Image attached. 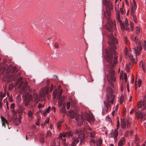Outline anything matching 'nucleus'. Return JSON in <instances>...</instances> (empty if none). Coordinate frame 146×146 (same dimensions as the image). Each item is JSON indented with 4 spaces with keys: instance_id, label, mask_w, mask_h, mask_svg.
<instances>
[{
    "instance_id": "f257e3e1",
    "label": "nucleus",
    "mask_w": 146,
    "mask_h": 146,
    "mask_svg": "<svg viewBox=\"0 0 146 146\" xmlns=\"http://www.w3.org/2000/svg\"><path fill=\"white\" fill-rule=\"evenodd\" d=\"M108 37L109 38L108 43L110 45V51L107 54L106 59L110 63L111 66L113 67L117 62L118 56L115 50L117 48L114 44L115 43H117V41L113 35V33L109 34Z\"/></svg>"
},
{
    "instance_id": "f03ea898",
    "label": "nucleus",
    "mask_w": 146,
    "mask_h": 146,
    "mask_svg": "<svg viewBox=\"0 0 146 146\" xmlns=\"http://www.w3.org/2000/svg\"><path fill=\"white\" fill-rule=\"evenodd\" d=\"M17 84H19L18 88H20L22 87V89L26 94L23 96L24 98V101L25 105L27 106L29 105L31 100L32 95L29 94V92H31L32 91V89L30 88V86L27 85L28 82L26 81L25 78H23L22 77L19 78L17 80Z\"/></svg>"
},
{
    "instance_id": "7ed1b4c3",
    "label": "nucleus",
    "mask_w": 146,
    "mask_h": 146,
    "mask_svg": "<svg viewBox=\"0 0 146 146\" xmlns=\"http://www.w3.org/2000/svg\"><path fill=\"white\" fill-rule=\"evenodd\" d=\"M131 39L135 41L137 45L136 48H133L135 53L134 51H129V55L130 59L132 62L136 63L137 60V55H139L141 53L142 48L141 44L142 41L139 40L138 41V38L136 36H132Z\"/></svg>"
},
{
    "instance_id": "20e7f679",
    "label": "nucleus",
    "mask_w": 146,
    "mask_h": 146,
    "mask_svg": "<svg viewBox=\"0 0 146 146\" xmlns=\"http://www.w3.org/2000/svg\"><path fill=\"white\" fill-rule=\"evenodd\" d=\"M107 89L108 96L106 99V103L104 102V105L107 109L110 107V104H112L115 99L114 95L113 94V91L111 88L108 87Z\"/></svg>"
},
{
    "instance_id": "39448f33",
    "label": "nucleus",
    "mask_w": 146,
    "mask_h": 146,
    "mask_svg": "<svg viewBox=\"0 0 146 146\" xmlns=\"http://www.w3.org/2000/svg\"><path fill=\"white\" fill-rule=\"evenodd\" d=\"M83 132L79 130H75L74 134L75 135H78V136L77 138L73 137L72 138L73 141L72 143L69 146H76V144L78 143L79 140H81L80 144H81L83 141L82 139Z\"/></svg>"
},
{
    "instance_id": "423d86ee",
    "label": "nucleus",
    "mask_w": 146,
    "mask_h": 146,
    "mask_svg": "<svg viewBox=\"0 0 146 146\" xmlns=\"http://www.w3.org/2000/svg\"><path fill=\"white\" fill-rule=\"evenodd\" d=\"M115 72L113 70L112 68H111L108 71V73L107 75V79L112 87L114 86V85L112 82H114L115 80Z\"/></svg>"
},
{
    "instance_id": "0eeeda50",
    "label": "nucleus",
    "mask_w": 146,
    "mask_h": 146,
    "mask_svg": "<svg viewBox=\"0 0 146 146\" xmlns=\"http://www.w3.org/2000/svg\"><path fill=\"white\" fill-rule=\"evenodd\" d=\"M116 18L118 21H119L120 23L121 28L122 30L123 31L125 29L127 31H129V28L127 27V26L129 25V23L127 19H126L124 24H123L121 20V17L120 16L119 12L117 13Z\"/></svg>"
},
{
    "instance_id": "6e6552de",
    "label": "nucleus",
    "mask_w": 146,
    "mask_h": 146,
    "mask_svg": "<svg viewBox=\"0 0 146 146\" xmlns=\"http://www.w3.org/2000/svg\"><path fill=\"white\" fill-rule=\"evenodd\" d=\"M143 100H141L137 104L138 108H141V110H144L146 109V96H144Z\"/></svg>"
},
{
    "instance_id": "1a4fd4ad",
    "label": "nucleus",
    "mask_w": 146,
    "mask_h": 146,
    "mask_svg": "<svg viewBox=\"0 0 146 146\" xmlns=\"http://www.w3.org/2000/svg\"><path fill=\"white\" fill-rule=\"evenodd\" d=\"M102 4L105 6L106 10H112L113 9V4L110 1L102 0Z\"/></svg>"
},
{
    "instance_id": "9d476101",
    "label": "nucleus",
    "mask_w": 146,
    "mask_h": 146,
    "mask_svg": "<svg viewBox=\"0 0 146 146\" xmlns=\"http://www.w3.org/2000/svg\"><path fill=\"white\" fill-rule=\"evenodd\" d=\"M49 88L48 87H45L41 89L40 91V96L41 98H43L44 99L46 98V95L48 92Z\"/></svg>"
},
{
    "instance_id": "9b49d317",
    "label": "nucleus",
    "mask_w": 146,
    "mask_h": 146,
    "mask_svg": "<svg viewBox=\"0 0 146 146\" xmlns=\"http://www.w3.org/2000/svg\"><path fill=\"white\" fill-rule=\"evenodd\" d=\"M106 27L108 30L111 33L113 32L114 29L113 22L111 21H108Z\"/></svg>"
},
{
    "instance_id": "f8f14e48",
    "label": "nucleus",
    "mask_w": 146,
    "mask_h": 146,
    "mask_svg": "<svg viewBox=\"0 0 146 146\" xmlns=\"http://www.w3.org/2000/svg\"><path fill=\"white\" fill-rule=\"evenodd\" d=\"M118 135L117 129H116L114 131H113L109 134V136L110 137H113L115 141H117V137Z\"/></svg>"
},
{
    "instance_id": "ddd939ff",
    "label": "nucleus",
    "mask_w": 146,
    "mask_h": 146,
    "mask_svg": "<svg viewBox=\"0 0 146 146\" xmlns=\"http://www.w3.org/2000/svg\"><path fill=\"white\" fill-rule=\"evenodd\" d=\"M40 96L36 93H34L32 96L31 97V100L32 101L36 102V104L40 101Z\"/></svg>"
},
{
    "instance_id": "4468645a",
    "label": "nucleus",
    "mask_w": 146,
    "mask_h": 146,
    "mask_svg": "<svg viewBox=\"0 0 146 146\" xmlns=\"http://www.w3.org/2000/svg\"><path fill=\"white\" fill-rule=\"evenodd\" d=\"M75 119L78 122V124L79 126H81L83 124V120L81 115L79 114L75 117Z\"/></svg>"
},
{
    "instance_id": "2eb2a0df",
    "label": "nucleus",
    "mask_w": 146,
    "mask_h": 146,
    "mask_svg": "<svg viewBox=\"0 0 146 146\" xmlns=\"http://www.w3.org/2000/svg\"><path fill=\"white\" fill-rule=\"evenodd\" d=\"M111 11L106 10L104 12V16L107 19V21L111 20L110 19V16L111 15Z\"/></svg>"
},
{
    "instance_id": "dca6fc26",
    "label": "nucleus",
    "mask_w": 146,
    "mask_h": 146,
    "mask_svg": "<svg viewBox=\"0 0 146 146\" xmlns=\"http://www.w3.org/2000/svg\"><path fill=\"white\" fill-rule=\"evenodd\" d=\"M120 78V80H121V79H122V80H123L122 81L123 82H122V83L121 86V90L123 91V88L124 84H125V82H127V75L126 73H125L124 74V76H121Z\"/></svg>"
},
{
    "instance_id": "f3484780",
    "label": "nucleus",
    "mask_w": 146,
    "mask_h": 146,
    "mask_svg": "<svg viewBox=\"0 0 146 146\" xmlns=\"http://www.w3.org/2000/svg\"><path fill=\"white\" fill-rule=\"evenodd\" d=\"M146 114L145 112H141L139 111L137 112L136 113V116L138 118V119H142L144 120V117Z\"/></svg>"
},
{
    "instance_id": "a211bd4d",
    "label": "nucleus",
    "mask_w": 146,
    "mask_h": 146,
    "mask_svg": "<svg viewBox=\"0 0 146 146\" xmlns=\"http://www.w3.org/2000/svg\"><path fill=\"white\" fill-rule=\"evenodd\" d=\"M60 140L59 138H56L54 139L51 144V146H59Z\"/></svg>"
},
{
    "instance_id": "6ab92c4d",
    "label": "nucleus",
    "mask_w": 146,
    "mask_h": 146,
    "mask_svg": "<svg viewBox=\"0 0 146 146\" xmlns=\"http://www.w3.org/2000/svg\"><path fill=\"white\" fill-rule=\"evenodd\" d=\"M86 120L89 122L90 123L91 122H94V118L93 116L92 115H88L86 117Z\"/></svg>"
},
{
    "instance_id": "aec40b11",
    "label": "nucleus",
    "mask_w": 146,
    "mask_h": 146,
    "mask_svg": "<svg viewBox=\"0 0 146 146\" xmlns=\"http://www.w3.org/2000/svg\"><path fill=\"white\" fill-rule=\"evenodd\" d=\"M131 11H134L137 8L136 3L135 0H132L131 2Z\"/></svg>"
},
{
    "instance_id": "412c9836",
    "label": "nucleus",
    "mask_w": 146,
    "mask_h": 146,
    "mask_svg": "<svg viewBox=\"0 0 146 146\" xmlns=\"http://www.w3.org/2000/svg\"><path fill=\"white\" fill-rule=\"evenodd\" d=\"M58 105L59 107H60L62 105V103L64 100V97L62 96L61 97H58Z\"/></svg>"
},
{
    "instance_id": "4be33fe9",
    "label": "nucleus",
    "mask_w": 146,
    "mask_h": 146,
    "mask_svg": "<svg viewBox=\"0 0 146 146\" xmlns=\"http://www.w3.org/2000/svg\"><path fill=\"white\" fill-rule=\"evenodd\" d=\"M16 68L15 67H13L11 65H10L9 66L8 68V71L11 73H13L16 71Z\"/></svg>"
},
{
    "instance_id": "5701e85b",
    "label": "nucleus",
    "mask_w": 146,
    "mask_h": 146,
    "mask_svg": "<svg viewBox=\"0 0 146 146\" xmlns=\"http://www.w3.org/2000/svg\"><path fill=\"white\" fill-rule=\"evenodd\" d=\"M121 128L124 129L126 127V122L125 120L121 118Z\"/></svg>"
},
{
    "instance_id": "b1692460",
    "label": "nucleus",
    "mask_w": 146,
    "mask_h": 146,
    "mask_svg": "<svg viewBox=\"0 0 146 146\" xmlns=\"http://www.w3.org/2000/svg\"><path fill=\"white\" fill-rule=\"evenodd\" d=\"M125 143V138L124 137H122L121 140L119 141L118 145V146H122Z\"/></svg>"
},
{
    "instance_id": "393cba45",
    "label": "nucleus",
    "mask_w": 146,
    "mask_h": 146,
    "mask_svg": "<svg viewBox=\"0 0 146 146\" xmlns=\"http://www.w3.org/2000/svg\"><path fill=\"white\" fill-rule=\"evenodd\" d=\"M21 122V119L20 118H19L18 119H17V118L16 119H15L14 121V123L16 125H19L20 124Z\"/></svg>"
},
{
    "instance_id": "a878e982",
    "label": "nucleus",
    "mask_w": 146,
    "mask_h": 146,
    "mask_svg": "<svg viewBox=\"0 0 146 146\" xmlns=\"http://www.w3.org/2000/svg\"><path fill=\"white\" fill-rule=\"evenodd\" d=\"M133 66L132 64L131 63L127 64L126 65V70L127 72H129L130 69Z\"/></svg>"
},
{
    "instance_id": "bb28decb",
    "label": "nucleus",
    "mask_w": 146,
    "mask_h": 146,
    "mask_svg": "<svg viewBox=\"0 0 146 146\" xmlns=\"http://www.w3.org/2000/svg\"><path fill=\"white\" fill-rule=\"evenodd\" d=\"M119 2L117 1V0H116L115 2V11H117V13H118L119 12V11H118L119 9Z\"/></svg>"
},
{
    "instance_id": "cd10ccee",
    "label": "nucleus",
    "mask_w": 146,
    "mask_h": 146,
    "mask_svg": "<svg viewBox=\"0 0 146 146\" xmlns=\"http://www.w3.org/2000/svg\"><path fill=\"white\" fill-rule=\"evenodd\" d=\"M62 143L64 145V146H67L68 145V142L66 141V139L65 138H62Z\"/></svg>"
},
{
    "instance_id": "c85d7f7f",
    "label": "nucleus",
    "mask_w": 146,
    "mask_h": 146,
    "mask_svg": "<svg viewBox=\"0 0 146 146\" xmlns=\"http://www.w3.org/2000/svg\"><path fill=\"white\" fill-rule=\"evenodd\" d=\"M69 113L70 115V117L72 118H74L76 114L75 113H74L73 110H72L70 111Z\"/></svg>"
},
{
    "instance_id": "c756f323",
    "label": "nucleus",
    "mask_w": 146,
    "mask_h": 146,
    "mask_svg": "<svg viewBox=\"0 0 146 146\" xmlns=\"http://www.w3.org/2000/svg\"><path fill=\"white\" fill-rule=\"evenodd\" d=\"M57 90L56 89L54 90L52 94V97L53 99H55L57 96Z\"/></svg>"
},
{
    "instance_id": "7c9ffc66",
    "label": "nucleus",
    "mask_w": 146,
    "mask_h": 146,
    "mask_svg": "<svg viewBox=\"0 0 146 146\" xmlns=\"http://www.w3.org/2000/svg\"><path fill=\"white\" fill-rule=\"evenodd\" d=\"M65 137H66V132L65 133L63 132L62 133H60L58 138L62 139V138H65Z\"/></svg>"
},
{
    "instance_id": "2f4dec72",
    "label": "nucleus",
    "mask_w": 146,
    "mask_h": 146,
    "mask_svg": "<svg viewBox=\"0 0 146 146\" xmlns=\"http://www.w3.org/2000/svg\"><path fill=\"white\" fill-rule=\"evenodd\" d=\"M60 86H59L58 87V97H60L62 95L63 90L62 89H61L60 88Z\"/></svg>"
},
{
    "instance_id": "473e14b6",
    "label": "nucleus",
    "mask_w": 146,
    "mask_h": 146,
    "mask_svg": "<svg viewBox=\"0 0 146 146\" xmlns=\"http://www.w3.org/2000/svg\"><path fill=\"white\" fill-rule=\"evenodd\" d=\"M73 134V133L72 131H68L66 132V135L67 137L69 138L71 137L72 136Z\"/></svg>"
},
{
    "instance_id": "72a5a7b5",
    "label": "nucleus",
    "mask_w": 146,
    "mask_h": 146,
    "mask_svg": "<svg viewBox=\"0 0 146 146\" xmlns=\"http://www.w3.org/2000/svg\"><path fill=\"white\" fill-rule=\"evenodd\" d=\"M61 123H62V122L61 121H59V122H58L57 123V124H56L57 128V130L58 131H59L61 129Z\"/></svg>"
},
{
    "instance_id": "f704fd0d",
    "label": "nucleus",
    "mask_w": 146,
    "mask_h": 146,
    "mask_svg": "<svg viewBox=\"0 0 146 146\" xmlns=\"http://www.w3.org/2000/svg\"><path fill=\"white\" fill-rule=\"evenodd\" d=\"M134 11H131V15L132 16H133V20L134 21L135 23H137V20H136V17L135 15L134 14Z\"/></svg>"
},
{
    "instance_id": "c9c22d12",
    "label": "nucleus",
    "mask_w": 146,
    "mask_h": 146,
    "mask_svg": "<svg viewBox=\"0 0 146 146\" xmlns=\"http://www.w3.org/2000/svg\"><path fill=\"white\" fill-rule=\"evenodd\" d=\"M33 112L31 110H29L27 113L28 116L30 118H32L33 117Z\"/></svg>"
},
{
    "instance_id": "e433bc0d",
    "label": "nucleus",
    "mask_w": 146,
    "mask_h": 146,
    "mask_svg": "<svg viewBox=\"0 0 146 146\" xmlns=\"http://www.w3.org/2000/svg\"><path fill=\"white\" fill-rule=\"evenodd\" d=\"M90 143L91 145L93 146L95 145V142L94 140L91 139L90 141Z\"/></svg>"
},
{
    "instance_id": "4c0bfd02",
    "label": "nucleus",
    "mask_w": 146,
    "mask_h": 146,
    "mask_svg": "<svg viewBox=\"0 0 146 146\" xmlns=\"http://www.w3.org/2000/svg\"><path fill=\"white\" fill-rule=\"evenodd\" d=\"M102 143V140L101 139H99L97 141L96 145L97 146H100Z\"/></svg>"
},
{
    "instance_id": "58836bf2",
    "label": "nucleus",
    "mask_w": 146,
    "mask_h": 146,
    "mask_svg": "<svg viewBox=\"0 0 146 146\" xmlns=\"http://www.w3.org/2000/svg\"><path fill=\"white\" fill-rule=\"evenodd\" d=\"M96 133L95 131H92L90 132V137H95Z\"/></svg>"
},
{
    "instance_id": "ea45409f",
    "label": "nucleus",
    "mask_w": 146,
    "mask_h": 146,
    "mask_svg": "<svg viewBox=\"0 0 146 146\" xmlns=\"http://www.w3.org/2000/svg\"><path fill=\"white\" fill-rule=\"evenodd\" d=\"M65 107H66L65 105H63L62 108L61 109L62 112L63 113H66Z\"/></svg>"
},
{
    "instance_id": "a19ab883",
    "label": "nucleus",
    "mask_w": 146,
    "mask_h": 146,
    "mask_svg": "<svg viewBox=\"0 0 146 146\" xmlns=\"http://www.w3.org/2000/svg\"><path fill=\"white\" fill-rule=\"evenodd\" d=\"M1 119L2 122H4L7 124V120L2 116H1Z\"/></svg>"
},
{
    "instance_id": "79ce46f5",
    "label": "nucleus",
    "mask_w": 146,
    "mask_h": 146,
    "mask_svg": "<svg viewBox=\"0 0 146 146\" xmlns=\"http://www.w3.org/2000/svg\"><path fill=\"white\" fill-rule=\"evenodd\" d=\"M5 96V92L3 93L2 92H1L0 93V97L1 98L2 100V99Z\"/></svg>"
},
{
    "instance_id": "37998d69",
    "label": "nucleus",
    "mask_w": 146,
    "mask_h": 146,
    "mask_svg": "<svg viewBox=\"0 0 146 146\" xmlns=\"http://www.w3.org/2000/svg\"><path fill=\"white\" fill-rule=\"evenodd\" d=\"M51 107L50 106L48 107V108L45 111L44 113V115H45L46 113H48Z\"/></svg>"
},
{
    "instance_id": "c03bdc74",
    "label": "nucleus",
    "mask_w": 146,
    "mask_h": 146,
    "mask_svg": "<svg viewBox=\"0 0 146 146\" xmlns=\"http://www.w3.org/2000/svg\"><path fill=\"white\" fill-rule=\"evenodd\" d=\"M44 106V104H42L41 103H39L38 104V105L37 106V107L40 109L43 108Z\"/></svg>"
},
{
    "instance_id": "a18cd8bd",
    "label": "nucleus",
    "mask_w": 146,
    "mask_h": 146,
    "mask_svg": "<svg viewBox=\"0 0 146 146\" xmlns=\"http://www.w3.org/2000/svg\"><path fill=\"white\" fill-rule=\"evenodd\" d=\"M135 29L137 31V34L138 35H139L140 33L139 28L137 26L136 27Z\"/></svg>"
},
{
    "instance_id": "49530a36",
    "label": "nucleus",
    "mask_w": 146,
    "mask_h": 146,
    "mask_svg": "<svg viewBox=\"0 0 146 146\" xmlns=\"http://www.w3.org/2000/svg\"><path fill=\"white\" fill-rule=\"evenodd\" d=\"M135 143H137V144H138V143L139 141V139L137 136H135Z\"/></svg>"
},
{
    "instance_id": "de8ad7c7",
    "label": "nucleus",
    "mask_w": 146,
    "mask_h": 146,
    "mask_svg": "<svg viewBox=\"0 0 146 146\" xmlns=\"http://www.w3.org/2000/svg\"><path fill=\"white\" fill-rule=\"evenodd\" d=\"M124 97L123 96H121V98L120 100V104H122L124 101Z\"/></svg>"
},
{
    "instance_id": "09e8293b",
    "label": "nucleus",
    "mask_w": 146,
    "mask_h": 146,
    "mask_svg": "<svg viewBox=\"0 0 146 146\" xmlns=\"http://www.w3.org/2000/svg\"><path fill=\"white\" fill-rule=\"evenodd\" d=\"M5 70V68L3 67H2L0 68V72H1V73H3L4 71Z\"/></svg>"
},
{
    "instance_id": "8fccbe9b",
    "label": "nucleus",
    "mask_w": 146,
    "mask_h": 146,
    "mask_svg": "<svg viewBox=\"0 0 146 146\" xmlns=\"http://www.w3.org/2000/svg\"><path fill=\"white\" fill-rule=\"evenodd\" d=\"M51 132L50 131H48L47 132L46 137H48L50 136H51Z\"/></svg>"
},
{
    "instance_id": "3c124183",
    "label": "nucleus",
    "mask_w": 146,
    "mask_h": 146,
    "mask_svg": "<svg viewBox=\"0 0 146 146\" xmlns=\"http://www.w3.org/2000/svg\"><path fill=\"white\" fill-rule=\"evenodd\" d=\"M143 46L144 49L145 50H146V41L144 40L143 42Z\"/></svg>"
},
{
    "instance_id": "603ef678",
    "label": "nucleus",
    "mask_w": 146,
    "mask_h": 146,
    "mask_svg": "<svg viewBox=\"0 0 146 146\" xmlns=\"http://www.w3.org/2000/svg\"><path fill=\"white\" fill-rule=\"evenodd\" d=\"M70 103L69 102H67L66 103V108L67 109H68L70 107Z\"/></svg>"
},
{
    "instance_id": "864d4df0",
    "label": "nucleus",
    "mask_w": 146,
    "mask_h": 146,
    "mask_svg": "<svg viewBox=\"0 0 146 146\" xmlns=\"http://www.w3.org/2000/svg\"><path fill=\"white\" fill-rule=\"evenodd\" d=\"M120 10L121 13L123 15L125 14V12L123 10V7L120 8Z\"/></svg>"
},
{
    "instance_id": "5fc2aeb1",
    "label": "nucleus",
    "mask_w": 146,
    "mask_h": 146,
    "mask_svg": "<svg viewBox=\"0 0 146 146\" xmlns=\"http://www.w3.org/2000/svg\"><path fill=\"white\" fill-rule=\"evenodd\" d=\"M141 84V81L140 80H138V82L137 85L139 87H140Z\"/></svg>"
},
{
    "instance_id": "6e6d98bb",
    "label": "nucleus",
    "mask_w": 146,
    "mask_h": 146,
    "mask_svg": "<svg viewBox=\"0 0 146 146\" xmlns=\"http://www.w3.org/2000/svg\"><path fill=\"white\" fill-rule=\"evenodd\" d=\"M40 141L42 143L44 142V138L43 136H41V137L40 139Z\"/></svg>"
},
{
    "instance_id": "4d7b16f0",
    "label": "nucleus",
    "mask_w": 146,
    "mask_h": 146,
    "mask_svg": "<svg viewBox=\"0 0 146 146\" xmlns=\"http://www.w3.org/2000/svg\"><path fill=\"white\" fill-rule=\"evenodd\" d=\"M120 125V123L119 121H118L117 122V128L116 129H117V130H118V129Z\"/></svg>"
},
{
    "instance_id": "13d9d810",
    "label": "nucleus",
    "mask_w": 146,
    "mask_h": 146,
    "mask_svg": "<svg viewBox=\"0 0 146 146\" xmlns=\"http://www.w3.org/2000/svg\"><path fill=\"white\" fill-rule=\"evenodd\" d=\"M15 107V104L14 103L11 104V105L10 107L11 109L14 108Z\"/></svg>"
},
{
    "instance_id": "bf43d9fd",
    "label": "nucleus",
    "mask_w": 146,
    "mask_h": 146,
    "mask_svg": "<svg viewBox=\"0 0 146 146\" xmlns=\"http://www.w3.org/2000/svg\"><path fill=\"white\" fill-rule=\"evenodd\" d=\"M139 65H140V66L143 69H144V65H143V63L141 62L140 63Z\"/></svg>"
},
{
    "instance_id": "052dcab7",
    "label": "nucleus",
    "mask_w": 146,
    "mask_h": 146,
    "mask_svg": "<svg viewBox=\"0 0 146 146\" xmlns=\"http://www.w3.org/2000/svg\"><path fill=\"white\" fill-rule=\"evenodd\" d=\"M129 124L130 123L129 121V120L128 119H127L126 122V125H127V127L128 128L129 127Z\"/></svg>"
},
{
    "instance_id": "680f3d73",
    "label": "nucleus",
    "mask_w": 146,
    "mask_h": 146,
    "mask_svg": "<svg viewBox=\"0 0 146 146\" xmlns=\"http://www.w3.org/2000/svg\"><path fill=\"white\" fill-rule=\"evenodd\" d=\"M19 108L21 111H23V110H25V108L23 107L22 106H20L19 107Z\"/></svg>"
},
{
    "instance_id": "e2e57ef3",
    "label": "nucleus",
    "mask_w": 146,
    "mask_h": 146,
    "mask_svg": "<svg viewBox=\"0 0 146 146\" xmlns=\"http://www.w3.org/2000/svg\"><path fill=\"white\" fill-rule=\"evenodd\" d=\"M54 47L56 48H58L59 47V45L57 43H55L54 45Z\"/></svg>"
},
{
    "instance_id": "0e129e2a",
    "label": "nucleus",
    "mask_w": 146,
    "mask_h": 146,
    "mask_svg": "<svg viewBox=\"0 0 146 146\" xmlns=\"http://www.w3.org/2000/svg\"><path fill=\"white\" fill-rule=\"evenodd\" d=\"M13 87V84H11L9 86V88L12 89Z\"/></svg>"
},
{
    "instance_id": "69168bd1",
    "label": "nucleus",
    "mask_w": 146,
    "mask_h": 146,
    "mask_svg": "<svg viewBox=\"0 0 146 146\" xmlns=\"http://www.w3.org/2000/svg\"><path fill=\"white\" fill-rule=\"evenodd\" d=\"M49 121V119L48 118H47L45 120V122H44V123H48Z\"/></svg>"
},
{
    "instance_id": "338daca9",
    "label": "nucleus",
    "mask_w": 146,
    "mask_h": 146,
    "mask_svg": "<svg viewBox=\"0 0 146 146\" xmlns=\"http://www.w3.org/2000/svg\"><path fill=\"white\" fill-rule=\"evenodd\" d=\"M33 134V133L32 132H29L27 133V135H32Z\"/></svg>"
},
{
    "instance_id": "774afa93",
    "label": "nucleus",
    "mask_w": 146,
    "mask_h": 146,
    "mask_svg": "<svg viewBox=\"0 0 146 146\" xmlns=\"http://www.w3.org/2000/svg\"><path fill=\"white\" fill-rule=\"evenodd\" d=\"M51 110H53V111H54V112H55L56 109H55V107L54 106H52V107L51 108Z\"/></svg>"
}]
</instances>
